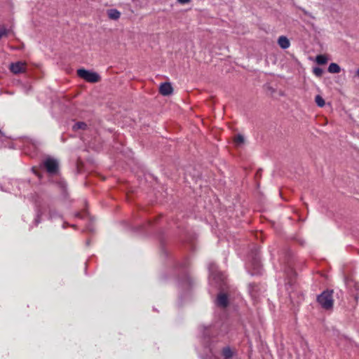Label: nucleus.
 Returning <instances> with one entry per match:
<instances>
[{
  "label": "nucleus",
  "mask_w": 359,
  "mask_h": 359,
  "mask_svg": "<svg viewBox=\"0 0 359 359\" xmlns=\"http://www.w3.org/2000/svg\"><path fill=\"white\" fill-rule=\"evenodd\" d=\"M316 61L319 65H325L327 62V58L324 55H318L316 57Z\"/></svg>",
  "instance_id": "nucleus-14"
},
{
  "label": "nucleus",
  "mask_w": 359,
  "mask_h": 359,
  "mask_svg": "<svg viewBox=\"0 0 359 359\" xmlns=\"http://www.w3.org/2000/svg\"><path fill=\"white\" fill-rule=\"evenodd\" d=\"M6 34V29L4 27L0 26V39Z\"/></svg>",
  "instance_id": "nucleus-20"
},
{
  "label": "nucleus",
  "mask_w": 359,
  "mask_h": 359,
  "mask_svg": "<svg viewBox=\"0 0 359 359\" xmlns=\"http://www.w3.org/2000/svg\"><path fill=\"white\" fill-rule=\"evenodd\" d=\"M228 297L226 294L220 293L218 294L216 299V304L222 308L226 307L228 305Z\"/></svg>",
  "instance_id": "nucleus-8"
},
{
  "label": "nucleus",
  "mask_w": 359,
  "mask_h": 359,
  "mask_svg": "<svg viewBox=\"0 0 359 359\" xmlns=\"http://www.w3.org/2000/svg\"><path fill=\"white\" fill-rule=\"evenodd\" d=\"M355 74H356V76H357L358 77H359V69H357V71H356Z\"/></svg>",
  "instance_id": "nucleus-23"
},
{
  "label": "nucleus",
  "mask_w": 359,
  "mask_h": 359,
  "mask_svg": "<svg viewBox=\"0 0 359 359\" xmlns=\"http://www.w3.org/2000/svg\"><path fill=\"white\" fill-rule=\"evenodd\" d=\"M87 125L84 122H77L73 126V130L76 131L79 130H85Z\"/></svg>",
  "instance_id": "nucleus-15"
},
{
  "label": "nucleus",
  "mask_w": 359,
  "mask_h": 359,
  "mask_svg": "<svg viewBox=\"0 0 359 359\" xmlns=\"http://www.w3.org/2000/svg\"><path fill=\"white\" fill-rule=\"evenodd\" d=\"M208 269L210 271V278H212L216 282L223 280V276L220 273V272L217 271V266L215 264H210L208 266Z\"/></svg>",
  "instance_id": "nucleus-4"
},
{
  "label": "nucleus",
  "mask_w": 359,
  "mask_h": 359,
  "mask_svg": "<svg viewBox=\"0 0 359 359\" xmlns=\"http://www.w3.org/2000/svg\"><path fill=\"white\" fill-rule=\"evenodd\" d=\"M222 354L224 359H231L233 357V353L229 347L226 346L222 349Z\"/></svg>",
  "instance_id": "nucleus-12"
},
{
  "label": "nucleus",
  "mask_w": 359,
  "mask_h": 359,
  "mask_svg": "<svg viewBox=\"0 0 359 359\" xmlns=\"http://www.w3.org/2000/svg\"><path fill=\"white\" fill-rule=\"evenodd\" d=\"M77 74L80 78L90 83H96L100 80V76L97 73L85 69H78Z\"/></svg>",
  "instance_id": "nucleus-2"
},
{
  "label": "nucleus",
  "mask_w": 359,
  "mask_h": 359,
  "mask_svg": "<svg viewBox=\"0 0 359 359\" xmlns=\"http://www.w3.org/2000/svg\"><path fill=\"white\" fill-rule=\"evenodd\" d=\"M59 217V215L56 212L55 210L53 209H49V216L48 218L50 219H53L56 217Z\"/></svg>",
  "instance_id": "nucleus-18"
},
{
  "label": "nucleus",
  "mask_w": 359,
  "mask_h": 359,
  "mask_svg": "<svg viewBox=\"0 0 359 359\" xmlns=\"http://www.w3.org/2000/svg\"><path fill=\"white\" fill-rule=\"evenodd\" d=\"M255 287L256 286L255 285L252 284L249 285V292L252 297H255V294L254 293Z\"/></svg>",
  "instance_id": "nucleus-19"
},
{
  "label": "nucleus",
  "mask_w": 359,
  "mask_h": 359,
  "mask_svg": "<svg viewBox=\"0 0 359 359\" xmlns=\"http://www.w3.org/2000/svg\"><path fill=\"white\" fill-rule=\"evenodd\" d=\"M315 102L318 107H323L325 105L324 99L319 95H316L315 97Z\"/></svg>",
  "instance_id": "nucleus-16"
},
{
  "label": "nucleus",
  "mask_w": 359,
  "mask_h": 359,
  "mask_svg": "<svg viewBox=\"0 0 359 359\" xmlns=\"http://www.w3.org/2000/svg\"><path fill=\"white\" fill-rule=\"evenodd\" d=\"M108 18L110 20H117L121 17V13L117 9L111 8L107 11Z\"/></svg>",
  "instance_id": "nucleus-9"
},
{
  "label": "nucleus",
  "mask_w": 359,
  "mask_h": 359,
  "mask_svg": "<svg viewBox=\"0 0 359 359\" xmlns=\"http://www.w3.org/2000/svg\"><path fill=\"white\" fill-rule=\"evenodd\" d=\"M41 213L38 212L36 219H34V222L36 224H38L40 222L39 218L41 217Z\"/></svg>",
  "instance_id": "nucleus-21"
},
{
  "label": "nucleus",
  "mask_w": 359,
  "mask_h": 359,
  "mask_svg": "<svg viewBox=\"0 0 359 359\" xmlns=\"http://www.w3.org/2000/svg\"><path fill=\"white\" fill-rule=\"evenodd\" d=\"M251 268L252 269H249V271L252 276L261 274L262 265L259 257H256L253 258L251 263Z\"/></svg>",
  "instance_id": "nucleus-6"
},
{
  "label": "nucleus",
  "mask_w": 359,
  "mask_h": 359,
  "mask_svg": "<svg viewBox=\"0 0 359 359\" xmlns=\"http://www.w3.org/2000/svg\"><path fill=\"white\" fill-rule=\"evenodd\" d=\"M43 165L48 173L53 175L57 172L58 163L55 159L48 158L43 161Z\"/></svg>",
  "instance_id": "nucleus-3"
},
{
  "label": "nucleus",
  "mask_w": 359,
  "mask_h": 359,
  "mask_svg": "<svg viewBox=\"0 0 359 359\" xmlns=\"http://www.w3.org/2000/svg\"><path fill=\"white\" fill-rule=\"evenodd\" d=\"M313 72L316 76L320 77L323 74V70L318 67H316L313 69Z\"/></svg>",
  "instance_id": "nucleus-17"
},
{
  "label": "nucleus",
  "mask_w": 359,
  "mask_h": 359,
  "mask_svg": "<svg viewBox=\"0 0 359 359\" xmlns=\"http://www.w3.org/2000/svg\"><path fill=\"white\" fill-rule=\"evenodd\" d=\"M317 302L323 309L325 310L332 309L334 304L332 290L323 291L317 297Z\"/></svg>",
  "instance_id": "nucleus-1"
},
{
  "label": "nucleus",
  "mask_w": 359,
  "mask_h": 359,
  "mask_svg": "<svg viewBox=\"0 0 359 359\" xmlns=\"http://www.w3.org/2000/svg\"><path fill=\"white\" fill-rule=\"evenodd\" d=\"M159 92L164 96L169 95L172 93V87L170 83H163L159 87Z\"/></svg>",
  "instance_id": "nucleus-7"
},
{
  "label": "nucleus",
  "mask_w": 359,
  "mask_h": 359,
  "mask_svg": "<svg viewBox=\"0 0 359 359\" xmlns=\"http://www.w3.org/2000/svg\"><path fill=\"white\" fill-rule=\"evenodd\" d=\"M191 0H177V1L182 4H187Z\"/></svg>",
  "instance_id": "nucleus-22"
},
{
  "label": "nucleus",
  "mask_w": 359,
  "mask_h": 359,
  "mask_svg": "<svg viewBox=\"0 0 359 359\" xmlns=\"http://www.w3.org/2000/svg\"><path fill=\"white\" fill-rule=\"evenodd\" d=\"M278 43L283 49H287L290 46L289 39L285 36H280L278 38Z\"/></svg>",
  "instance_id": "nucleus-10"
},
{
  "label": "nucleus",
  "mask_w": 359,
  "mask_h": 359,
  "mask_svg": "<svg viewBox=\"0 0 359 359\" xmlns=\"http://www.w3.org/2000/svg\"><path fill=\"white\" fill-rule=\"evenodd\" d=\"M244 142H245L244 137L241 134H238L234 137V143L237 147L242 145L244 143Z\"/></svg>",
  "instance_id": "nucleus-13"
},
{
  "label": "nucleus",
  "mask_w": 359,
  "mask_h": 359,
  "mask_svg": "<svg viewBox=\"0 0 359 359\" xmlns=\"http://www.w3.org/2000/svg\"><path fill=\"white\" fill-rule=\"evenodd\" d=\"M327 70L330 73L337 74L341 72V68L337 63L332 62L330 64Z\"/></svg>",
  "instance_id": "nucleus-11"
},
{
  "label": "nucleus",
  "mask_w": 359,
  "mask_h": 359,
  "mask_svg": "<svg viewBox=\"0 0 359 359\" xmlns=\"http://www.w3.org/2000/svg\"><path fill=\"white\" fill-rule=\"evenodd\" d=\"M26 62L19 61L17 62L11 63L10 65V69L13 74H18L25 72L26 71Z\"/></svg>",
  "instance_id": "nucleus-5"
}]
</instances>
